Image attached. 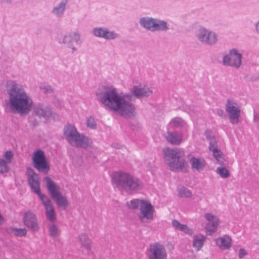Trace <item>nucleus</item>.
Returning a JSON list of instances; mask_svg holds the SVG:
<instances>
[{"mask_svg":"<svg viewBox=\"0 0 259 259\" xmlns=\"http://www.w3.org/2000/svg\"><path fill=\"white\" fill-rule=\"evenodd\" d=\"M100 102L106 109L125 118L135 115V108L131 102L132 95L119 93L113 86L104 87L103 90L97 94Z\"/></svg>","mask_w":259,"mask_h":259,"instance_id":"obj_1","label":"nucleus"},{"mask_svg":"<svg viewBox=\"0 0 259 259\" xmlns=\"http://www.w3.org/2000/svg\"><path fill=\"white\" fill-rule=\"evenodd\" d=\"M6 90L8 99L5 101V110L21 116L28 114L33 101L23 86L15 80H8L6 82Z\"/></svg>","mask_w":259,"mask_h":259,"instance_id":"obj_2","label":"nucleus"},{"mask_svg":"<svg viewBox=\"0 0 259 259\" xmlns=\"http://www.w3.org/2000/svg\"><path fill=\"white\" fill-rule=\"evenodd\" d=\"M113 184L120 191L131 194L143 188L142 182L130 174L123 171H116L111 175Z\"/></svg>","mask_w":259,"mask_h":259,"instance_id":"obj_3","label":"nucleus"},{"mask_svg":"<svg viewBox=\"0 0 259 259\" xmlns=\"http://www.w3.org/2000/svg\"><path fill=\"white\" fill-rule=\"evenodd\" d=\"M113 184L120 191L131 194L143 188L142 182L130 174L123 171H116L111 175Z\"/></svg>","mask_w":259,"mask_h":259,"instance_id":"obj_4","label":"nucleus"},{"mask_svg":"<svg viewBox=\"0 0 259 259\" xmlns=\"http://www.w3.org/2000/svg\"><path fill=\"white\" fill-rule=\"evenodd\" d=\"M113 184L120 191L131 194L143 188L142 182L130 174L123 171H116L111 175Z\"/></svg>","mask_w":259,"mask_h":259,"instance_id":"obj_5","label":"nucleus"},{"mask_svg":"<svg viewBox=\"0 0 259 259\" xmlns=\"http://www.w3.org/2000/svg\"><path fill=\"white\" fill-rule=\"evenodd\" d=\"M164 158L172 171L183 170L186 169L187 163L184 159V152L178 148H165L163 149Z\"/></svg>","mask_w":259,"mask_h":259,"instance_id":"obj_6","label":"nucleus"},{"mask_svg":"<svg viewBox=\"0 0 259 259\" xmlns=\"http://www.w3.org/2000/svg\"><path fill=\"white\" fill-rule=\"evenodd\" d=\"M64 134L68 143L72 146L86 148L90 144V140L79 133L72 125L68 124L64 128Z\"/></svg>","mask_w":259,"mask_h":259,"instance_id":"obj_7","label":"nucleus"},{"mask_svg":"<svg viewBox=\"0 0 259 259\" xmlns=\"http://www.w3.org/2000/svg\"><path fill=\"white\" fill-rule=\"evenodd\" d=\"M140 26L151 31L166 32L169 29V25L166 21L151 17H141L139 20Z\"/></svg>","mask_w":259,"mask_h":259,"instance_id":"obj_8","label":"nucleus"},{"mask_svg":"<svg viewBox=\"0 0 259 259\" xmlns=\"http://www.w3.org/2000/svg\"><path fill=\"white\" fill-rule=\"evenodd\" d=\"M195 36L201 44L210 46L217 44L219 40V36L217 33L202 26L196 30Z\"/></svg>","mask_w":259,"mask_h":259,"instance_id":"obj_9","label":"nucleus"},{"mask_svg":"<svg viewBox=\"0 0 259 259\" xmlns=\"http://www.w3.org/2000/svg\"><path fill=\"white\" fill-rule=\"evenodd\" d=\"M242 54L236 49L233 48L223 57L222 63L225 66L239 69L242 65Z\"/></svg>","mask_w":259,"mask_h":259,"instance_id":"obj_10","label":"nucleus"},{"mask_svg":"<svg viewBox=\"0 0 259 259\" xmlns=\"http://www.w3.org/2000/svg\"><path fill=\"white\" fill-rule=\"evenodd\" d=\"M58 42L65 46L73 53L77 50L76 46L80 44V34L75 31L68 32L59 39Z\"/></svg>","mask_w":259,"mask_h":259,"instance_id":"obj_11","label":"nucleus"},{"mask_svg":"<svg viewBox=\"0 0 259 259\" xmlns=\"http://www.w3.org/2000/svg\"><path fill=\"white\" fill-rule=\"evenodd\" d=\"M33 165L38 171L48 174L50 170V166L48 163L44 152L38 149L32 156Z\"/></svg>","mask_w":259,"mask_h":259,"instance_id":"obj_12","label":"nucleus"},{"mask_svg":"<svg viewBox=\"0 0 259 259\" xmlns=\"http://www.w3.org/2000/svg\"><path fill=\"white\" fill-rule=\"evenodd\" d=\"M146 254L148 259H167V257L164 246L158 242L149 245Z\"/></svg>","mask_w":259,"mask_h":259,"instance_id":"obj_13","label":"nucleus"},{"mask_svg":"<svg viewBox=\"0 0 259 259\" xmlns=\"http://www.w3.org/2000/svg\"><path fill=\"white\" fill-rule=\"evenodd\" d=\"M225 109L229 116L231 123H237L240 116L241 108L236 101L233 99L227 100Z\"/></svg>","mask_w":259,"mask_h":259,"instance_id":"obj_14","label":"nucleus"},{"mask_svg":"<svg viewBox=\"0 0 259 259\" xmlns=\"http://www.w3.org/2000/svg\"><path fill=\"white\" fill-rule=\"evenodd\" d=\"M27 175L28 182L32 191L37 194L39 198H41V196H45L40 192L39 178L38 174L34 172L31 168H28Z\"/></svg>","mask_w":259,"mask_h":259,"instance_id":"obj_15","label":"nucleus"},{"mask_svg":"<svg viewBox=\"0 0 259 259\" xmlns=\"http://www.w3.org/2000/svg\"><path fill=\"white\" fill-rule=\"evenodd\" d=\"M92 34L96 37L106 40H113L119 37L114 31H111L105 27H96L92 29Z\"/></svg>","mask_w":259,"mask_h":259,"instance_id":"obj_16","label":"nucleus"},{"mask_svg":"<svg viewBox=\"0 0 259 259\" xmlns=\"http://www.w3.org/2000/svg\"><path fill=\"white\" fill-rule=\"evenodd\" d=\"M40 199L45 207L47 219L50 222H55L57 219L56 214L51 199L47 196H41Z\"/></svg>","mask_w":259,"mask_h":259,"instance_id":"obj_17","label":"nucleus"},{"mask_svg":"<svg viewBox=\"0 0 259 259\" xmlns=\"http://www.w3.org/2000/svg\"><path fill=\"white\" fill-rule=\"evenodd\" d=\"M23 222L24 225L32 231L37 232L39 229L37 218L31 211H28L24 214Z\"/></svg>","mask_w":259,"mask_h":259,"instance_id":"obj_18","label":"nucleus"},{"mask_svg":"<svg viewBox=\"0 0 259 259\" xmlns=\"http://www.w3.org/2000/svg\"><path fill=\"white\" fill-rule=\"evenodd\" d=\"M32 114L40 118H44L47 119L52 116V111L49 106L38 103L33 106Z\"/></svg>","mask_w":259,"mask_h":259,"instance_id":"obj_19","label":"nucleus"},{"mask_svg":"<svg viewBox=\"0 0 259 259\" xmlns=\"http://www.w3.org/2000/svg\"><path fill=\"white\" fill-rule=\"evenodd\" d=\"M143 204L141 205L140 208V213L139 214V218L141 221L144 219L151 220L153 218L154 207L152 204L147 201L143 202Z\"/></svg>","mask_w":259,"mask_h":259,"instance_id":"obj_20","label":"nucleus"},{"mask_svg":"<svg viewBox=\"0 0 259 259\" xmlns=\"http://www.w3.org/2000/svg\"><path fill=\"white\" fill-rule=\"evenodd\" d=\"M204 218L208 222L205 228L206 230L209 235H211L217 230L219 219L211 213H205Z\"/></svg>","mask_w":259,"mask_h":259,"instance_id":"obj_21","label":"nucleus"},{"mask_svg":"<svg viewBox=\"0 0 259 259\" xmlns=\"http://www.w3.org/2000/svg\"><path fill=\"white\" fill-rule=\"evenodd\" d=\"M152 91L147 86H142V85H134L130 93L132 95V98L133 96L137 98L147 97L151 95Z\"/></svg>","mask_w":259,"mask_h":259,"instance_id":"obj_22","label":"nucleus"},{"mask_svg":"<svg viewBox=\"0 0 259 259\" xmlns=\"http://www.w3.org/2000/svg\"><path fill=\"white\" fill-rule=\"evenodd\" d=\"M209 144V149L212 152L213 157L219 164H223V157L222 153L218 148V144L216 140L214 138H210Z\"/></svg>","mask_w":259,"mask_h":259,"instance_id":"obj_23","label":"nucleus"},{"mask_svg":"<svg viewBox=\"0 0 259 259\" xmlns=\"http://www.w3.org/2000/svg\"><path fill=\"white\" fill-rule=\"evenodd\" d=\"M67 9V6L63 3H58L54 5L51 11V14L56 18L63 17Z\"/></svg>","mask_w":259,"mask_h":259,"instance_id":"obj_24","label":"nucleus"},{"mask_svg":"<svg viewBox=\"0 0 259 259\" xmlns=\"http://www.w3.org/2000/svg\"><path fill=\"white\" fill-rule=\"evenodd\" d=\"M167 141L171 144L175 145H180L183 140V135L181 133L175 132H168L166 136Z\"/></svg>","mask_w":259,"mask_h":259,"instance_id":"obj_25","label":"nucleus"},{"mask_svg":"<svg viewBox=\"0 0 259 259\" xmlns=\"http://www.w3.org/2000/svg\"><path fill=\"white\" fill-rule=\"evenodd\" d=\"M44 182H45L47 189L52 197L60 192L59 187L49 177H45L44 178Z\"/></svg>","mask_w":259,"mask_h":259,"instance_id":"obj_26","label":"nucleus"},{"mask_svg":"<svg viewBox=\"0 0 259 259\" xmlns=\"http://www.w3.org/2000/svg\"><path fill=\"white\" fill-rule=\"evenodd\" d=\"M44 182H45L47 189L52 197L60 192L59 187L49 177H45L44 178Z\"/></svg>","mask_w":259,"mask_h":259,"instance_id":"obj_27","label":"nucleus"},{"mask_svg":"<svg viewBox=\"0 0 259 259\" xmlns=\"http://www.w3.org/2000/svg\"><path fill=\"white\" fill-rule=\"evenodd\" d=\"M215 243L221 249H228L231 247V239L229 236L225 235L216 239Z\"/></svg>","mask_w":259,"mask_h":259,"instance_id":"obj_28","label":"nucleus"},{"mask_svg":"<svg viewBox=\"0 0 259 259\" xmlns=\"http://www.w3.org/2000/svg\"><path fill=\"white\" fill-rule=\"evenodd\" d=\"M190 161L192 168L198 171L203 170L206 165L205 161L202 158L192 157Z\"/></svg>","mask_w":259,"mask_h":259,"instance_id":"obj_29","label":"nucleus"},{"mask_svg":"<svg viewBox=\"0 0 259 259\" xmlns=\"http://www.w3.org/2000/svg\"><path fill=\"white\" fill-rule=\"evenodd\" d=\"M48 232L49 235L54 240H58V237L60 234V230L55 222H50L48 224Z\"/></svg>","mask_w":259,"mask_h":259,"instance_id":"obj_30","label":"nucleus"},{"mask_svg":"<svg viewBox=\"0 0 259 259\" xmlns=\"http://www.w3.org/2000/svg\"><path fill=\"white\" fill-rule=\"evenodd\" d=\"M206 237L201 234L195 235L193 236V246L197 250H200L203 245Z\"/></svg>","mask_w":259,"mask_h":259,"instance_id":"obj_31","label":"nucleus"},{"mask_svg":"<svg viewBox=\"0 0 259 259\" xmlns=\"http://www.w3.org/2000/svg\"><path fill=\"white\" fill-rule=\"evenodd\" d=\"M52 197L59 207H65L68 205V203L66 198L63 196L60 192Z\"/></svg>","mask_w":259,"mask_h":259,"instance_id":"obj_32","label":"nucleus"},{"mask_svg":"<svg viewBox=\"0 0 259 259\" xmlns=\"http://www.w3.org/2000/svg\"><path fill=\"white\" fill-rule=\"evenodd\" d=\"M78 239L81 246L84 247L89 252L90 251L91 248V240L88 237V236L84 233H82L79 235Z\"/></svg>","mask_w":259,"mask_h":259,"instance_id":"obj_33","label":"nucleus"},{"mask_svg":"<svg viewBox=\"0 0 259 259\" xmlns=\"http://www.w3.org/2000/svg\"><path fill=\"white\" fill-rule=\"evenodd\" d=\"M27 233L25 228H11L10 229V233L18 237H25Z\"/></svg>","mask_w":259,"mask_h":259,"instance_id":"obj_34","label":"nucleus"},{"mask_svg":"<svg viewBox=\"0 0 259 259\" xmlns=\"http://www.w3.org/2000/svg\"><path fill=\"white\" fill-rule=\"evenodd\" d=\"M178 196L182 198H190L192 196L191 192L184 187H179L177 189Z\"/></svg>","mask_w":259,"mask_h":259,"instance_id":"obj_35","label":"nucleus"},{"mask_svg":"<svg viewBox=\"0 0 259 259\" xmlns=\"http://www.w3.org/2000/svg\"><path fill=\"white\" fill-rule=\"evenodd\" d=\"M170 124L175 127H179L184 126L185 122L180 117H175L171 119Z\"/></svg>","mask_w":259,"mask_h":259,"instance_id":"obj_36","label":"nucleus"},{"mask_svg":"<svg viewBox=\"0 0 259 259\" xmlns=\"http://www.w3.org/2000/svg\"><path fill=\"white\" fill-rule=\"evenodd\" d=\"M145 200H140L138 199H134L130 201V205L129 207L133 209H137L139 207L141 208V205L143 204V202H145Z\"/></svg>","mask_w":259,"mask_h":259,"instance_id":"obj_37","label":"nucleus"},{"mask_svg":"<svg viewBox=\"0 0 259 259\" xmlns=\"http://www.w3.org/2000/svg\"><path fill=\"white\" fill-rule=\"evenodd\" d=\"M217 171L218 174L223 178H227L230 176V173L227 169L223 167L217 168Z\"/></svg>","mask_w":259,"mask_h":259,"instance_id":"obj_38","label":"nucleus"},{"mask_svg":"<svg viewBox=\"0 0 259 259\" xmlns=\"http://www.w3.org/2000/svg\"><path fill=\"white\" fill-rule=\"evenodd\" d=\"M5 160L0 159V173H5L9 171V168Z\"/></svg>","mask_w":259,"mask_h":259,"instance_id":"obj_39","label":"nucleus"},{"mask_svg":"<svg viewBox=\"0 0 259 259\" xmlns=\"http://www.w3.org/2000/svg\"><path fill=\"white\" fill-rule=\"evenodd\" d=\"M14 154L12 151H7L4 156V159L7 163H10L11 162V160L13 157Z\"/></svg>","mask_w":259,"mask_h":259,"instance_id":"obj_40","label":"nucleus"},{"mask_svg":"<svg viewBox=\"0 0 259 259\" xmlns=\"http://www.w3.org/2000/svg\"><path fill=\"white\" fill-rule=\"evenodd\" d=\"M87 125L88 127L95 128L97 124L95 121L94 118L91 116L87 119Z\"/></svg>","mask_w":259,"mask_h":259,"instance_id":"obj_41","label":"nucleus"},{"mask_svg":"<svg viewBox=\"0 0 259 259\" xmlns=\"http://www.w3.org/2000/svg\"><path fill=\"white\" fill-rule=\"evenodd\" d=\"M172 225L176 229L181 231L184 224H182L180 222L177 220H173L172 221Z\"/></svg>","mask_w":259,"mask_h":259,"instance_id":"obj_42","label":"nucleus"},{"mask_svg":"<svg viewBox=\"0 0 259 259\" xmlns=\"http://www.w3.org/2000/svg\"><path fill=\"white\" fill-rule=\"evenodd\" d=\"M181 231L184 232L188 235H192L194 233L193 230L190 228L186 225H184Z\"/></svg>","mask_w":259,"mask_h":259,"instance_id":"obj_43","label":"nucleus"},{"mask_svg":"<svg viewBox=\"0 0 259 259\" xmlns=\"http://www.w3.org/2000/svg\"><path fill=\"white\" fill-rule=\"evenodd\" d=\"M247 254V252L246 250L243 248L240 249L239 250L238 252V256L240 258H242L246 254Z\"/></svg>","mask_w":259,"mask_h":259,"instance_id":"obj_44","label":"nucleus"},{"mask_svg":"<svg viewBox=\"0 0 259 259\" xmlns=\"http://www.w3.org/2000/svg\"><path fill=\"white\" fill-rule=\"evenodd\" d=\"M254 31L257 34L259 35V20L254 24Z\"/></svg>","mask_w":259,"mask_h":259,"instance_id":"obj_45","label":"nucleus"},{"mask_svg":"<svg viewBox=\"0 0 259 259\" xmlns=\"http://www.w3.org/2000/svg\"><path fill=\"white\" fill-rule=\"evenodd\" d=\"M2 4L11 5L13 3V0H1Z\"/></svg>","mask_w":259,"mask_h":259,"instance_id":"obj_46","label":"nucleus"},{"mask_svg":"<svg viewBox=\"0 0 259 259\" xmlns=\"http://www.w3.org/2000/svg\"><path fill=\"white\" fill-rule=\"evenodd\" d=\"M253 120L254 122H259V114H254L253 116Z\"/></svg>","mask_w":259,"mask_h":259,"instance_id":"obj_47","label":"nucleus"},{"mask_svg":"<svg viewBox=\"0 0 259 259\" xmlns=\"http://www.w3.org/2000/svg\"><path fill=\"white\" fill-rule=\"evenodd\" d=\"M218 114L220 116H223L224 115V112L222 109H219L217 111Z\"/></svg>","mask_w":259,"mask_h":259,"instance_id":"obj_48","label":"nucleus"},{"mask_svg":"<svg viewBox=\"0 0 259 259\" xmlns=\"http://www.w3.org/2000/svg\"><path fill=\"white\" fill-rule=\"evenodd\" d=\"M60 3H63V4H65V5L67 6V4L69 2V0H60Z\"/></svg>","mask_w":259,"mask_h":259,"instance_id":"obj_49","label":"nucleus"},{"mask_svg":"<svg viewBox=\"0 0 259 259\" xmlns=\"http://www.w3.org/2000/svg\"><path fill=\"white\" fill-rule=\"evenodd\" d=\"M44 89L46 90V92L47 93H51L52 91V90L49 87H45Z\"/></svg>","mask_w":259,"mask_h":259,"instance_id":"obj_50","label":"nucleus"},{"mask_svg":"<svg viewBox=\"0 0 259 259\" xmlns=\"http://www.w3.org/2000/svg\"><path fill=\"white\" fill-rule=\"evenodd\" d=\"M185 110L187 112H190V111L191 110L190 107L186 108Z\"/></svg>","mask_w":259,"mask_h":259,"instance_id":"obj_51","label":"nucleus"}]
</instances>
